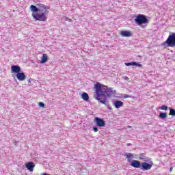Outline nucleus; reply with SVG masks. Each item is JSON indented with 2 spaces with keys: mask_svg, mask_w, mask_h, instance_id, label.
I'll use <instances>...</instances> for the list:
<instances>
[{
  "mask_svg": "<svg viewBox=\"0 0 175 175\" xmlns=\"http://www.w3.org/2000/svg\"><path fill=\"white\" fill-rule=\"evenodd\" d=\"M37 6L38 8L34 5L30 6V9L33 12L31 14L32 17L36 21H46L47 16L50 13V6L42 3H38Z\"/></svg>",
  "mask_w": 175,
  "mask_h": 175,
  "instance_id": "obj_1",
  "label": "nucleus"
},
{
  "mask_svg": "<svg viewBox=\"0 0 175 175\" xmlns=\"http://www.w3.org/2000/svg\"><path fill=\"white\" fill-rule=\"evenodd\" d=\"M94 98L96 100H100L103 105H106V100H102V98H110L113 94V90L107 86L98 82L94 85Z\"/></svg>",
  "mask_w": 175,
  "mask_h": 175,
  "instance_id": "obj_2",
  "label": "nucleus"
},
{
  "mask_svg": "<svg viewBox=\"0 0 175 175\" xmlns=\"http://www.w3.org/2000/svg\"><path fill=\"white\" fill-rule=\"evenodd\" d=\"M161 46L164 47V49L175 47V32L170 34L167 40L161 44Z\"/></svg>",
  "mask_w": 175,
  "mask_h": 175,
  "instance_id": "obj_3",
  "label": "nucleus"
},
{
  "mask_svg": "<svg viewBox=\"0 0 175 175\" xmlns=\"http://www.w3.org/2000/svg\"><path fill=\"white\" fill-rule=\"evenodd\" d=\"M135 23L137 25H143V24H148V18L144 14H138L134 19Z\"/></svg>",
  "mask_w": 175,
  "mask_h": 175,
  "instance_id": "obj_4",
  "label": "nucleus"
},
{
  "mask_svg": "<svg viewBox=\"0 0 175 175\" xmlns=\"http://www.w3.org/2000/svg\"><path fill=\"white\" fill-rule=\"evenodd\" d=\"M94 122L97 125V126H99L100 128H103V126H106V122L102 118L96 117L94 118Z\"/></svg>",
  "mask_w": 175,
  "mask_h": 175,
  "instance_id": "obj_5",
  "label": "nucleus"
},
{
  "mask_svg": "<svg viewBox=\"0 0 175 175\" xmlns=\"http://www.w3.org/2000/svg\"><path fill=\"white\" fill-rule=\"evenodd\" d=\"M120 35L123 38H131V36H132V32L129 31H120Z\"/></svg>",
  "mask_w": 175,
  "mask_h": 175,
  "instance_id": "obj_6",
  "label": "nucleus"
},
{
  "mask_svg": "<svg viewBox=\"0 0 175 175\" xmlns=\"http://www.w3.org/2000/svg\"><path fill=\"white\" fill-rule=\"evenodd\" d=\"M16 78L19 81H24L25 79H27V76H25V74L24 72H19L16 74Z\"/></svg>",
  "mask_w": 175,
  "mask_h": 175,
  "instance_id": "obj_7",
  "label": "nucleus"
},
{
  "mask_svg": "<svg viewBox=\"0 0 175 175\" xmlns=\"http://www.w3.org/2000/svg\"><path fill=\"white\" fill-rule=\"evenodd\" d=\"M11 70H12L14 73L18 74L21 72V68L19 66H12Z\"/></svg>",
  "mask_w": 175,
  "mask_h": 175,
  "instance_id": "obj_8",
  "label": "nucleus"
},
{
  "mask_svg": "<svg viewBox=\"0 0 175 175\" xmlns=\"http://www.w3.org/2000/svg\"><path fill=\"white\" fill-rule=\"evenodd\" d=\"M131 166L133 167H135V169H139L140 167V161H137V160H133L131 162Z\"/></svg>",
  "mask_w": 175,
  "mask_h": 175,
  "instance_id": "obj_9",
  "label": "nucleus"
},
{
  "mask_svg": "<svg viewBox=\"0 0 175 175\" xmlns=\"http://www.w3.org/2000/svg\"><path fill=\"white\" fill-rule=\"evenodd\" d=\"M26 167L29 172H33V169H35V163H33V162L27 163L26 164Z\"/></svg>",
  "mask_w": 175,
  "mask_h": 175,
  "instance_id": "obj_10",
  "label": "nucleus"
},
{
  "mask_svg": "<svg viewBox=\"0 0 175 175\" xmlns=\"http://www.w3.org/2000/svg\"><path fill=\"white\" fill-rule=\"evenodd\" d=\"M152 167V165H150L148 163L144 162L142 163V169L144 170H150Z\"/></svg>",
  "mask_w": 175,
  "mask_h": 175,
  "instance_id": "obj_11",
  "label": "nucleus"
},
{
  "mask_svg": "<svg viewBox=\"0 0 175 175\" xmlns=\"http://www.w3.org/2000/svg\"><path fill=\"white\" fill-rule=\"evenodd\" d=\"M113 105L116 109H120V107H122L124 106V103L121 100H117L113 103Z\"/></svg>",
  "mask_w": 175,
  "mask_h": 175,
  "instance_id": "obj_12",
  "label": "nucleus"
},
{
  "mask_svg": "<svg viewBox=\"0 0 175 175\" xmlns=\"http://www.w3.org/2000/svg\"><path fill=\"white\" fill-rule=\"evenodd\" d=\"M124 65H126V66H139V68H142V65L140 64H138L137 62H131L129 63H125Z\"/></svg>",
  "mask_w": 175,
  "mask_h": 175,
  "instance_id": "obj_13",
  "label": "nucleus"
},
{
  "mask_svg": "<svg viewBox=\"0 0 175 175\" xmlns=\"http://www.w3.org/2000/svg\"><path fill=\"white\" fill-rule=\"evenodd\" d=\"M49 61V57H47L46 54H43L41 58L40 64H46V62Z\"/></svg>",
  "mask_w": 175,
  "mask_h": 175,
  "instance_id": "obj_14",
  "label": "nucleus"
},
{
  "mask_svg": "<svg viewBox=\"0 0 175 175\" xmlns=\"http://www.w3.org/2000/svg\"><path fill=\"white\" fill-rule=\"evenodd\" d=\"M81 98L85 100V102H88V100H90V96H88V94L86 92H83L81 94Z\"/></svg>",
  "mask_w": 175,
  "mask_h": 175,
  "instance_id": "obj_15",
  "label": "nucleus"
},
{
  "mask_svg": "<svg viewBox=\"0 0 175 175\" xmlns=\"http://www.w3.org/2000/svg\"><path fill=\"white\" fill-rule=\"evenodd\" d=\"M124 157H126L129 162H131V161H132V158H133V154L132 153H129V154H126Z\"/></svg>",
  "mask_w": 175,
  "mask_h": 175,
  "instance_id": "obj_16",
  "label": "nucleus"
},
{
  "mask_svg": "<svg viewBox=\"0 0 175 175\" xmlns=\"http://www.w3.org/2000/svg\"><path fill=\"white\" fill-rule=\"evenodd\" d=\"M159 118L163 120L164 118H167V113H161L159 114Z\"/></svg>",
  "mask_w": 175,
  "mask_h": 175,
  "instance_id": "obj_17",
  "label": "nucleus"
},
{
  "mask_svg": "<svg viewBox=\"0 0 175 175\" xmlns=\"http://www.w3.org/2000/svg\"><path fill=\"white\" fill-rule=\"evenodd\" d=\"M170 116H175V109H170Z\"/></svg>",
  "mask_w": 175,
  "mask_h": 175,
  "instance_id": "obj_18",
  "label": "nucleus"
},
{
  "mask_svg": "<svg viewBox=\"0 0 175 175\" xmlns=\"http://www.w3.org/2000/svg\"><path fill=\"white\" fill-rule=\"evenodd\" d=\"M139 159L142 161H147V157L144 156V154H140Z\"/></svg>",
  "mask_w": 175,
  "mask_h": 175,
  "instance_id": "obj_19",
  "label": "nucleus"
},
{
  "mask_svg": "<svg viewBox=\"0 0 175 175\" xmlns=\"http://www.w3.org/2000/svg\"><path fill=\"white\" fill-rule=\"evenodd\" d=\"M161 110H167V106H166V105L161 106Z\"/></svg>",
  "mask_w": 175,
  "mask_h": 175,
  "instance_id": "obj_20",
  "label": "nucleus"
},
{
  "mask_svg": "<svg viewBox=\"0 0 175 175\" xmlns=\"http://www.w3.org/2000/svg\"><path fill=\"white\" fill-rule=\"evenodd\" d=\"M38 105L40 107H44V103H43L42 102H40L38 103Z\"/></svg>",
  "mask_w": 175,
  "mask_h": 175,
  "instance_id": "obj_21",
  "label": "nucleus"
},
{
  "mask_svg": "<svg viewBox=\"0 0 175 175\" xmlns=\"http://www.w3.org/2000/svg\"><path fill=\"white\" fill-rule=\"evenodd\" d=\"M65 21H69V23H70L72 21V19H70L69 18H66Z\"/></svg>",
  "mask_w": 175,
  "mask_h": 175,
  "instance_id": "obj_22",
  "label": "nucleus"
},
{
  "mask_svg": "<svg viewBox=\"0 0 175 175\" xmlns=\"http://www.w3.org/2000/svg\"><path fill=\"white\" fill-rule=\"evenodd\" d=\"M93 130L94 132H98V129L96 127H93Z\"/></svg>",
  "mask_w": 175,
  "mask_h": 175,
  "instance_id": "obj_23",
  "label": "nucleus"
},
{
  "mask_svg": "<svg viewBox=\"0 0 175 175\" xmlns=\"http://www.w3.org/2000/svg\"><path fill=\"white\" fill-rule=\"evenodd\" d=\"M173 170V167H171L170 168V172H172Z\"/></svg>",
  "mask_w": 175,
  "mask_h": 175,
  "instance_id": "obj_24",
  "label": "nucleus"
},
{
  "mask_svg": "<svg viewBox=\"0 0 175 175\" xmlns=\"http://www.w3.org/2000/svg\"><path fill=\"white\" fill-rule=\"evenodd\" d=\"M124 98H129V96H125Z\"/></svg>",
  "mask_w": 175,
  "mask_h": 175,
  "instance_id": "obj_25",
  "label": "nucleus"
},
{
  "mask_svg": "<svg viewBox=\"0 0 175 175\" xmlns=\"http://www.w3.org/2000/svg\"><path fill=\"white\" fill-rule=\"evenodd\" d=\"M131 144H128L127 146H130Z\"/></svg>",
  "mask_w": 175,
  "mask_h": 175,
  "instance_id": "obj_26",
  "label": "nucleus"
}]
</instances>
